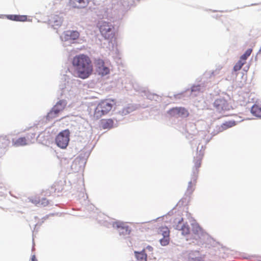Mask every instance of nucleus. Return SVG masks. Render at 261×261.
Wrapping results in <instances>:
<instances>
[{
  "mask_svg": "<svg viewBox=\"0 0 261 261\" xmlns=\"http://www.w3.org/2000/svg\"><path fill=\"white\" fill-rule=\"evenodd\" d=\"M72 64L74 75L82 79L90 76L93 72V65L90 58L87 55L81 54L73 57Z\"/></svg>",
  "mask_w": 261,
  "mask_h": 261,
  "instance_id": "nucleus-1",
  "label": "nucleus"
},
{
  "mask_svg": "<svg viewBox=\"0 0 261 261\" xmlns=\"http://www.w3.org/2000/svg\"><path fill=\"white\" fill-rule=\"evenodd\" d=\"M115 102L114 100L106 99L101 100L94 111V116L97 118L108 114L113 108Z\"/></svg>",
  "mask_w": 261,
  "mask_h": 261,
  "instance_id": "nucleus-2",
  "label": "nucleus"
},
{
  "mask_svg": "<svg viewBox=\"0 0 261 261\" xmlns=\"http://www.w3.org/2000/svg\"><path fill=\"white\" fill-rule=\"evenodd\" d=\"M69 136L70 132L68 129H65L60 132L55 139L57 146L62 149L66 148L69 143Z\"/></svg>",
  "mask_w": 261,
  "mask_h": 261,
  "instance_id": "nucleus-3",
  "label": "nucleus"
},
{
  "mask_svg": "<svg viewBox=\"0 0 261 261\" xmlns=\"http://www.w3.org/2000/svg\"><path fill=\"white\" fill-rule=\"evenodd\" d=\"M214 107L219 113L228 111L231 108L227 100L223 97L216 99L214 102Z\"/></svg>",
  "mask_w": 261,
  "mask_h": 261,
  "instance_id": "nucleus-4",
  "label": "nucleus"
},
{
  "mask_svg": "<svg viewBox=\"0 0 261 261\" xmlns=\"http://www.w3.org/2000/svg\"><path fill=\"white\" fill-rule=\"evenodd\" d=\"M113 227L117 229L120 236H128L131 232V229L128 225L126 223L123 222H114L113 223Z\"/></svg>",
  "mask_w": 261,
  "mask_h": 261,
  "instance_id": "nucleus-5",
  "label": "nucleus"
},
{
  "mask_svg": "<svg viewBox=\"0 0 261 261\" xmlns=\"http://www.w3.org/2000/svg\"><path fill=\"white\" fill-rule=\"evenodd\" d=\"M158 234L159 237L163 238L160 239V241L162 245L166 246L169 243V233L170 231L168 228L166 226H162L158 229Z\"/></svg>",
  "mask_w": 261,
  "mask_h": 261,
  "instance_id": "nucleus-6",
  "label": "nucleus"
},
{
  "mask_svg": "<svg viewBox=\"0 0 261 261\" xmlns=\"http://www.w3.org/2000/svg\"><path fill=\"white\" fill-rule=\"evenodd\" d=\"M168 114L174 117H187L189 115L188 111L182 107H175L170 109Z\"/></svg>",
  "mask_w": 261,
  "mask_h": 261,
  "instance_id": "nucleus-7",
  "label": "nucleus"
},
{
  "mask_svg": "<svg viewBox=\"0 0 261 261\" xmlns=\"http://www.w3.org/2000/svg\"><path fill=\"white\" fill-rule=\"evenodd\" d=\"M113 26L109 22H102L99 26V30L102 35L106 38H109L110 35L112 34V30Z\"/></svg>",
  "mask_w": 261,
  "mask_h": 261,
  "instance_id": "nucleus-8",
  "label": "nucleus"
},
{
  "mask_svg": "<svg viewBox=\"0 0 261 261\" xmlns=\"http://www.w3.org/2000/svg\"><path fill=\"white\" fill-rule=\"evenodd\" d=\"M65 106L66 104L64 101L60 100L48 114V117L50 118L57 117L58 114L64 109Z\"/></svg>",
  "mask_w": 261,
  "mask_h": 261,
  "instance_id": "nucleus-9",
  "label": "nucleus"
},
{
  "mask_svg": "<svg viewBox=\"0 0 261 261\" xmlns=\"http://www.w3.org/2000/svg\"><path fill=\"white\" fill-rule=\"evenodd\" d=\"M95 65L98 71L102 75H107L109 73V68L105 66V62L102 59H97L95 61Z\"/></svg>",
  "mask_w": 261,
  "mask_h": 261,
  "instance_id": "nucleus-10",
  "label": "nucleus"
},
{
  "mask_svg": "<svg viewBox=\"0 0 261 261\" xmlns=\"http://www.w3.org/2000/svg\"><path fill=\"white\" fill-rule=\"evenodd\" d=\"M203 154L200 151H197L196 155L194 158V168L195 170H197L200 167L201 164V161L203 158Z\"/></svg>",
  "mask_w": 261,
  "mask_h": 261,
  "instance_id": "nucleus-11",
  "label": "nucleus"
},
{
  "mask_svg": "<svg viewBox=\"0 0 261 261\" xmlns=\"http://www.w3.org/2000/svg\"><path fill=\"white\" fill-rule=\"evenodd\" d=\"M6 17L9 20L16 21H25L27 19L26 15H8Z\"/></svg>",
  "mask_w": 261,
  "mask_h": 261,
  "instance_id": "nucleus-12",
  "label": "nucleus"
},
{
  "mask_svg": "<svg viewBox=\"0 0 261 261\" xmlns=\"http://www.w3.org/2000/svg\"><path fill=\"white\" fill-rule=\"evenodd\" d=\"M89 2V0H73V5L75 8L81 9L87 7Z\"/></svg>",
  "mask_w": 261,
  "mask_h": 261,
  "instance_id": "nucleus-13",
  "label": "nucleus"
},
{
  "mask_svg": "<svg viewBox=\"0 0 261 261\" xmlns=\"http://www.w3.org/2000/svg\"><path fill=\"white\" fill-rule=\"evenodd\" d=\"M29 144V142H28L25 137H20L16 140H13V145L16 147L24 146Z\"/></svg>",
  "mask_w": 261,
  "mask_h": 261,
  "instance_id": "nucleus-14",
  "label": "nucleus"
},
{
  "mask_svg": "<svg viewBox=\"0 0 261 261\" xmlns=\"http://www.w3.org/2000/svg\"><path fill=\"white\" fill-rule=\"evenodd\" d=\"M65 35L66 36L65 37L66 40H75L79 38L80 34L79 33L76 31H68L65 32Z\"/></svg>",
  "mask_w": 261,
  "mask_h": 261,
  "instance_id": "nucleus-15",
  "label": "nucleus"
},
{
  "mask_svg": "<svg viewBox=\"0 0 261 261\" xmlns=\"http://www.w3.org/2000/svg\"><path fill=\"white\" fill-rule=\"evenodd\" d=\"M196 184V178L193 177L188 183V186L187 190V193L188 194H191L195 190Z\"/></svg>",
  "mask_w": 261,
  "mask_h": 261,
  "instance_id": "nucleus-16",
  "label": "nucleus"
},
{
  "mask_svg": "<svg viewBox=\"0 0 261 261\" xmlns=\"http://www.w3.org/2000/svg\"><path fill=\"white\" fill-rule=\"evenodd\" d=\"M251 113L258 117H261V107L257 105H254L251 110Z\"/></svg>",
  "mask_w": 261,
  "mask_h": 261,
  "instance_id": "nucleus-17",
  "label": "nucleus"
},
{
  "mask_svg": "<svg viewBox=\"0 0 261 261\" xmlns=\"http://www.w3.org/2000/svg\"><path fill=\"white\" fill-rule=\"evenodd\" d=\"M136 257L138 261H147V255L144 250L141 252H135Z\"/></svg>",
  "mask_w": 261,
  "mask_h": 261,
  "instance_id": "nucleus-18",
  "label": "nucleus"
},
{
  "mask_svg": "<svg viewBox=\"0 0 261 261\" xmlns=\"http://www.w3.org/2000/svg\"><path fill=\"white\" fill-rule=\"evenodd\" d=\"M101 124L104 129L111 128L113 126L114 121L111 119H104L102 120Z\"/></svg>",
  "mask_w": 261,
  "mask_h": 261,
  "instance_id": "nucleus-19",
  "label": "nucleus"
},
{
  "mask_svg": "<svg viewBox=\"0 0 261 261\" xmlns=\"http://www.w3.org/2000/svg\"><path fill=\"white\" fill-rule=\"evenodd\" d=\"M252 52V49L251 48L248 49L245 53L242 55L240 58V60L243 62L244 63H246V60L250 56Z\"/></svg>",
  "mask_w": 261,
  "mask_h": 261,
  "instance_id": "nucleus-20",
  "label": "nucleus"
},
{
  "mask_svg": "<svg viewBox=\"0 0 261 261\" xmlns=\"http://www.w3.org/2000/svg\"><path fill=\"white\" fill-rule=\"evenodd\" d=\"M192 231L196 234L201 233L202 229L198 224H192Z\"/></svg>",
  "mask_w": 261,
  "mask_h": 261,
  "instance_id": "nucleus-21",
  "label": "nucleus"
},
{
  "mask_svg": "<svg viewBox=\"0 0 261 261\" xmlns=\"http://www.w3.org/2000/svg\"><path fill=\"white\" fill-rule=\"evenodd\" d=\"M245 64V63H244L243 62L239 60L238 62L234 65L233 68V71L235 72L239 71Z\"/></svg>",
  "mask_w": 261,
  "mask_h": 261,
  "instance_id": "nucleus-22",
  "label": "nucleus"
},
{
  "mask_svg": "<svg viewBox=\"0 0 261 261\" xmlns=\"http://www.w3.org/2000/svg\"><path fill=\"white\" fill-rule=\"evenodd\" d=\"M181 233L183 235H187L190 233V227L187 224L182 225L181 228Z\"/></svg>",
  "mask_w": 261,
  "mask_h": 261,
  "instance_id": "nucleus-23",
  "label": "nucleus"
},
{
  "mask_svg": "<svg viewBox=\"0 0 261 261\" xmlns=\"http://www.w3.org/2000/svg\"><path fill=\"white\" fill-rule=\"evenodd\" d=\"M235 125V123L234 122H226L225 123H223L221 127L222 128V129H226L229 127H231Z\"/></svg>",
  "mask_w": 261,
  "mask_h": 261,
  "instance_id": "nucleus-24",
  "label": "nucleus"
},
{
  "mask_svg": "<svg viewBox=\"0 0 261 261\" xmlns=\"http://www.w3.org/2000/svg\"><path fill=\"white\" fill-rule=\"evenodd\" d=\"M40 198L38 196H34L30 199V201L32 203L34 204L35 205L39 206Z\"/></svg>",
  "mask_w": 261,
  "mask_h": 261,
  "instance_id": "nucleus-25",
  "label": "nucleus"
},
{
  "mask_svg": "<svg viewBox=\"0 0 261 261\" xmlns=\"http://www.w3.org/2000/svg\"><path fill=\"white\" fill-rule=\"evenodd\" d=\"M49 204L48 200L46 198H42L40 199L39 206H45Z\"/></svg>",
  "mask_w": 261,
  "mask_h": 261,
  "instance_id": "nucleus-26",
  "label": "nucleus"
},
{
  "mask_svg": "<svg viewBox=\"0 0 261 261\" xmlns=\"http://www.w3.org/2000/svg\"><path fill=\"white\" fill-rule=\"evenodd\" d=\"M201 90L200 86L199 85L194 86L192 88V91H200Z\"/></svg>",
  "mask_w": 261,
  "mask_h": 261,
  "instance_id": "nucleus-27",
  "label": "nucleus"
},
{
  "mask_svg": "<svg viewBox=\"0 0 261 261\" xmlns=\"http://www.w3.org/2000/svg\"><path fill=\"white\" fill-rule=\"evenodd\" d=\"M190 261H204L201 257H197L195 258H191Z\"/></svg>",
  "mask_w": 261,
  "mask_h": 261,
  "instance_id": "nucleus-28",
  "label": "nucleus"
},
{
  "mask_svg": "<svg viewBox=\"0 0 261 261\" xmlns=\"http://www.w3.org/2000/svg\"><path fill=\"white\" fill-rule=\"evenodd\" d=\"M123 5V2L120 1V2H119L117 3V4L116 5V6L117 7H120L121 6Z\"/></svg>",
  "mask_w": 261,
  "mask_h": 261,
  "instance_id": "nucleus-29",
  "label": "nucleus"
},
{
  "mask_svg": "<svg viewBox=\"0 0 261 261\" xmlns=\"http://www.w3.org/2000/svg\"><path fill=\"white\" fill-rule=\"evenodd\" d=\"M1 139H2L3 140H6L7 142V143H9L10 142V141L7 138V136H5V137H2L1 138Z\"/></svg>",
  "mask_w": 261,
  "mask_h": 261,
  "instance_id": "nucleus-30",
  "label": "nucleus"
},
{
  "mask_svg": "<svg viewBox=\"0 0 261 261\" xmlns=\"http://www.w3.org/2000/svg\"><path fill=\"white\" fill-rule=\"evenodd\" d=\"M31 259H32V261H37L35 255H33L32 256Z\"/></svg>",
  "mask_w": 261,
  "mask_h": 261,
  "instance_id": "nucleus-31",
  "label": "nucleus"
},
{
  "mask_svg": "<svg viewBox=\"0 0 261 261\" xmlns=\"http://www.w3.org/2000/svg\"><path fill=\"white\" fill-rule=\"evenodd\" d=\"M147 249H148L149 251H152L153 248L151 246H148L147 247Z\"/></svg>",
  "mask_w": 261,
  "mask_h": 261,
  "instance_id": "nucleus-32",
  "label": "nucleus"
},
{
  "mask_svg": "<svg viewBox=\"0 0 261 261\" xmlns=\"http://www.w3.org/2000/svg\"><path fill=\"white\" fill-rule=\"evenodd\" d=\"M35 137V134H32L31 136V139H34Z\"/></svg>",
  "mask_w": 261,
  "mask_h": 261,
  "instance_id": "nucleus-33",
  "label": "nucleus"
}]
</instances>
